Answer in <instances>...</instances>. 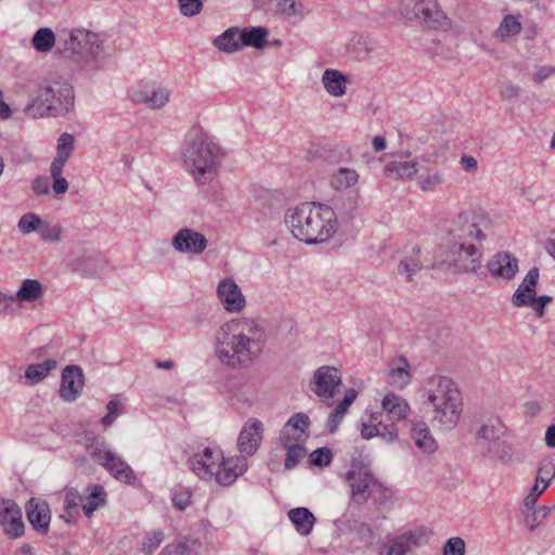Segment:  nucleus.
Segmentation results:
<instances>
[{
	"mask_svg": "<svg viewBox=\"0 0 555 555\" xmlns=\"http://www.w3.org/2000/svg\"><path fill=\"white\" fill-rule=\"evenodd\" d=\"M411 437L415 446L426 454H433L438 449V443L424 421L412 423Z\"/></svg>",
	"mask_w": 555,
	"mask_h": 555,
	"instance_id": "nucleus-27",
	"label": "nucleus"
},
{
	"mask_svg": "<svg viewBox=\"0 0 555 555\" xmlns=\"http://www.w3.org/2000/svg\"><path fill=\"white\" fill-rule=\"evenodd\" d=\"M31 190L36 195H48L50 193V178L38 176L33 180Z\"/></svg>",
	"mask_w": 555,
	"mask_h": 555,
	"instance_id": "nucleus-60",
	"label": "nucleus"
},
{
	"mask_svg": "<svg viewBox=\"0 0 555 555\" xmlns=\"http://www.w3.org/2000/svg\"><path fill=\"white\" fill-rule=\"evenodd\" d=\"M42 294V285L38 280L26 279L22 282L16 298L20 301H35L41 298Z\"/></svg>",
	"mask_w": 555,
	"mask_h": 555,
	"instance_id": "nucleus-44",
	"label": "nucleus"
},
{
	"mask_svg": "<svg viewBox=\"0 0 555 555\" xmlns=\"http://www.w3.org/2000/svg\"><path fill=\"white\" fill-rule=\"evenodd\" d=\"M263 327L253 319H233L216 333V354L233 369L250 366L266 345Z\"/></svg>",
	"mask_w": 555,
	"mask_h": 555,
	"instance_id": "nucleus-1",
	"label": "nucleus"
},
{
	"mask_svg": "<svg viewBox=\"0 0 555 555\" xmlns=\"http://www.w3.org/2000/svg\"><path fill=\"white\" fill-rule=\"evenodd\" d=\"M487 269L493 278L511 281L518 272V260L507 251H500L489 259Z\"/></svg>",
	"mask_w": 555,
	"mask_h": 555,
	"instance_id": "nucleus-22",
	"label": "nucleus"
},
{
	"mask_svg": "<svg viewBox=\"0 0 555 555\" xmlns=\"http://www.w3.org/2000/svg\"><path fill=\"white\" fill-rule=\"evenodd\" d=\"M57 366L54 359H47L40 363L29 364L25 369V383L27 385H37L42 382Z\"/></svg>",
	"mask_w": 555,
	"mask_h": 555,
	"instance_id": "nucleus-30",
	"label": "nucleus"
},
{
	"mask_svg": "<svg viewBox=\"0 0 555 555\" xmlns=\"http://www.w3.org/2000/svg\"><path fill=\"white\" fill-rule=\"evenodd\" d=\"M85 385L82 370L77 365H66L62 372L60 396L64 401L73 402L81 393Z\"/></svg>",
	"mask_w": 555,
	"mask_h": 555,
	"instance_id": "nucleus-20",
	"label": "nucleus"
},
{
	"mask_svg": "<svg viewBox=\"0 0 555 555\" xmlns=\"http://www.w3.org/2000/svg\"><path fill=\"white\" fill-rule=\"evenodd\" d=\"M465 541L460 537L447 540L442 546V555H465Z\"/></svg>",
	"mask_w": 555,
	"mask_h": 555,
	"instance_id": "nucleus-55",
	"label": "nucleus"
},
{
	"mask_svg": "<svg viewBox=\"0 0 555 555\" xmlns=\"http://www.w3.org/2000/svg\"><path fill=\"white\" fill-rule=\"evenodd\" d=\"M341 384L340 372L334 366L319 367L312 377L311 389L322 401H331Z\"/></svg>",
	"mask_w": 555,
	"mask_h": 555,
	"instance_id": "nucleus-13",
	"label": "nucleus"
},
{
	"mask_svg": "<svg viewBox=\"0 0 555 555\" xmlns=\"http://www.w3.org/2000/svg\"><path fill=\"white\" fill-rule=\"evenodd\" d=\"M482 250L474 245V242L449 243V266L456 272H477L481 267Z\"/></svg>",
	"mask_w": 555,
	"mask_h": 555,
	"instance_id": "nucleus-11",
	"label": "nucleus"
},
{
	"mask_svg": "<svg viewBox=\"0 0 555 555\" xmlns=\"http://www.w3.org/2000/svg\"><path fill=\"white\" fill-rule=\"evenodd\" d=\"M105 260L100 253H82L73 256L66 263V268L83 278H95L104 268Z\"/></svg>",
	"mask_w": 555,
	"mask_h": 555,
	"instance_id": "nucleus-19",
	"label": "nucleus"
},
{
	"mask_svg": "<svg viewBox=\"0 0 555 555\" xmlns=\"http://www.w3.org/2000/svg\"><path fill=\"white\" fill-rule=\"evenodd\" d=\"M130 98L135 103H142L152 109L164 107L170 99L167 88L156 83L140 85L130 91Z\"/></svg>",
	"mask_w": 555,
	"mask_h": 555,
	"instance_id": "nucleus-15",
	"label": "nucleus"
},
{
	"mask_svg": "<svg viewBox=\"0 0 555 555\" xmlns=\"http://www.w3.org/2000/svg\"><path fill=\"white\" fill-rule=\"evenodd\" d=\"M429 538L430 532L424 527L388 537L382 545L380 555H410L414 550L427 544Z\"/></svg>",
	"mask_w": 555,
	"mask_h": 555,
	"instance_id": "nucleus-10",
	"label": "nucleus"
},
{
	"mask_svg": "<svg viewBox=\"0 0 555 555\" xmlns=\"http://www.w3.org/2000/svg\"><path fill=\"white\" fill-rule=\"evenodd\" d=\"M425 397L431 406V423L441 430H451L459 424L463 398L456 383L443 375H433L425 384Z\"/></svg>",
	"mask_w": 555,
	"mask_h": 555,
	"instance_id": "nucleus-4",
	"label": "nucleus"
},
{
	"mask_svg": "<svg viewBox=\"0 0 555 555\" xmlns=\"http://www.w3.org/2000/svg\"><path fill=\"white\" fill-rule=\"evenodd\" d=\"M74 99L73 87L66 82L40 86L25 106L24 114L34 119L62 116L73 108Z\"/></svg>",
	"mask_w": 555,
	"mask_h": 555,
	"instance_id": "nucleus-7",
	"label": "nucleus"
},
{
	"mask_svg": "<svg viewBox=\"0 0 555 555\" xmlns=\"http://www.w3.org/2000/svg\"><path fill=\"white\" fill-rule=\"evenodd\" d=\"M171 500L175 507L183 511L191 504V493L188 490L177 491L172 494Z\"/></svg>",
	"mask_w": 555,
	"mask_h": 555,
	"instance_id": "nucleus-61",
	"label": "nucleus"
},
{
	"mask_svg": "<svg viewBox=\"0 0 555 555\" xmlns=\"http://www.w3.org/2000/svg\"><path fill=\"white\" fill-rule=\"evenodd\" d=\"M358 392L356 389L350 388L346 391L345 397L341 401L338 402L336 405V410L340 412L341 414H346L349 406L353 403V401L357 399Z\"/></svg>",
	"mask_w": 555,
	"mask_h": 555,
	"instance_id": "nucleus-63",
	"label": "nucleus"
},
{
	"mask_svg": "<svg viewBox=\"0 0 555 555\" xmlns=\"http://www.w3.org/2000/svg\"><path fill=\"white\" fill-rule=\"evenodd\" d=\"M519 87L511 81H505L500 88V95L503 100L511 101L518 98Z\"/></svg>",
	"mask_w": 555,
	"mask_h": 555,
	"instance_id": "nucleus-62",
	"label": "nucleus"
},
{
	"mask_svg": "<svg viewBox=\"0 0 555 555\" xmlns=\"http://www.w3.org/2000/svg\"><path fill=\"white\" fill-rule=\"evenodd\" d=\"M87 452L94 463L102 465L113 450L109 448L104 437L93 436L87 438Z\"/></svg>",
	"mask_w": 555,
	"mask_h": 555,
	"instance_id": "nucleus-33",
	"label": "nucleus"
},
{
	"mask_svg": "<svg viewBox=\"0 0 555 555\" xmlns=\"http://www.w3.org/2000/svg\"><path fill=\"white\" fill-rule=\"evenodd\" d=\"M551 512V507L542 505L539 507H533L532 509H524V520L526 527L533 531L535 530L548 516Z\"/></svg>",
	"mask_w": 555,
	"mask_h": 555,
	"instance_id": "nucleus-46",
	"label": "nucleus"
},
{
	"mask_svg": "<svg viewBox=\"0 0 555 555\" xmlns=\"http://www.w3.org/2000/svg\"><path fill=\"white\" fill-rule=\"evenodd\" d=\"M225 151L219 141L203 130L189 131L180 147V159L197 186L209 185L219 177Z\"/></svg>",
	"mask_w": 555,
	"mask_h": 555,
	"instance_id": "nucleus-2",
	"label": "nucleus"
},
{
	"mask_svg": "<svg viewBox=\"0 0 555 555\" xmlns=\"http://www.w3.org/2000/svg\"><path fill=\"white\" fill-rule=\"evenodd\" d=\"M222 464V451L217 448H205L189 460L190 469L202 480H212L217 468Z\"/></svg>",
	"mask_w": 555,
	"mask_h": 555,
	"instance_id": "nucleus-14",
	"label": "nucleus"
},
{
	"mask_svg": "<svg viewBox=\"0 0 555 555\" xmlns=\"http://www.w3.org/2000/svg\"><path fill=\"white\" fill-rule=\"evenodd\" d=\"M285 223L295 238L308 245L327 242L338 230L336 210L314 202L287 209Z\"/></svg>",
	"mask_w": 555,
	"mask_h": 555,
	"instance_id": "nucleus-3",
	"label": "nucleus"
},
{
	"mask_svg": "<svg viewBox=\"0 0 555 555\" xmlns=\"http://www.w3.org/2000/svg\"><path fill=\"white\" fill-rule=\"evenodd\" d=\"M88 495L86 502L82 504V509L86 516L90 517L94 511L104 506L106 503V492L101 485H89L87 487Z\"/></svg>",
	"mask_w": 555,
	"mask_h": 555,
	"instance_id": "nucleus-34",
	"label": "nucleus"
},
{
	"mask_svg": "<svg viewBox=\"0 0 555 555\" xmlns=\"http://www.w3.org/2000/svg\"><path fill=\"white\" fill-rule=\"evenodd\" d=\"M410 363L404 357L392 359L388 364V383L398 389H403L411 382Z\"/></svg>",
	"mask_w": 555,
	"mask_h": 555,
	"instance_id": "nucleus-25",
	"label": "nucleus"
},
{
	"mask_svg": "<svg viewBox=\"0 0 555 555\" xmlns=\"http://www.w3.org/2000/svg\"><path fill=\"white\" fill-rule=\"evenodd\" d=\"M175 250L182 254L201 255L208 246L206 236L193 229H180L171 240Z\"/></svg>",
	"mask_w": 555,
	"mask_h": 555,
	"instance_id": "nucleus-18",
	"label": "nucleus"
},
{
	"mask_svg": "<svg viewBox=\"0 0 555 555\" xmlns=\"http://www.w3.org/2000/svg\"><path fill=\"white\" fill-rule=\"evenodd\" d=\"M31 43L38 52H49L57 44V33L54 34L49 27H41L34 34Z\"/></svg>",
	"mask_w": 555,
	"mask_h": 555,
	"instance_id": "nucleus-41",
	"label": "nucleus"
},
{
	"mask_svg": "<svg viewBox=\"0 0 555 555\" xmlns=\"http://www.w3.org/2000/svg\"><path fill=\"white\" fill-rule=\"evenodd\" d=\"M333 460V452L327 447L318 448L310 454V461L313 465L325 467L331 464Z\"/></svg>",
	"mask_w": 555,
	"mask_h": 555,
	"instance_id": "nucleus-54",
	"label": "nucleus"
},
{
	"mask_svg": "<svg viewBox=\"0 0 555 555\" xmlns=\"http://www.w3.org/2000/svg\"><path fill=\"white\" fill-rule=\"evenodd\" d=\"M281 446L287 451L284 462L286 469H293L306 455V449L301 441H294L289 438H279Z\"/></svg>",
	"mask_w": 555,
	"mask_h": 555,
	"instance_id": "nucleus-32",
	"label": "nucleus"
},
{
	"mask_svg": "<svg viewBox=\"0 0 555 555\" xmlns=\"http://www.w3.org/2000/svg\"><path fill=\"white\" fill-rule=\"evenodd\" d=\"M268 36L269 30L266 27H246L241 30L240 40L241 44L262 49Z\"/></svg>",
	"mask_w": 555,
	"mask_h": 555,
	"instance_id": "nucleus-36",
	"label": "nucleus"
},
{
	"mask_svg": "<svg viewBox=\"0 0 555 555\" xmlns=\"http://www.w3.org/2000/svg\"><path fill=\"white\" fill-rule=\"evenodd\" d=\"M555 477V463L553 461H543L540 464V467L538 469V475L535 480L540 482L541 485H545L548 487L550 481L552 478Z\"/></svg>",
	"mask_w": 555,
	"mask_h": 555,
	"instance_id": "nucleus-56",
	"label": "nucleus"
},
{
	"mask_svg": "<svg viewBox=\"0 0 555 555\" xmlns=\"http://www.w3.org/2000/svg\"><path fill=\"white\" fill-rule=\"evenodd\" d=\"M398 12L408 21H415L435 30H449L452 21L438 0H398Z\"/></svg>",
	"mask_w": 555,
	"mask_h": 555,
	"instance_id": "nucleus-8",
	"label": "nucleus"
},
{
	"mask_svg": "<svg viewBox=\"0 0 555 555\" xmlns=\"http://www.w3.org/2000/svg\"><path fill=\"white\" fill-rule=\"evenodd\" d=\"M263 438V424L258 418H249L243 426L237 438V448L246 460L259 449Z\"/></svg>",
	"mask_w": 555,
	"mask_h": 555,
	"instance_id": "nucleus-16",
	"label": "nucleus"
},
{
	"mask_svg": "<svg viewBox=\"0 0 555 555\" xmlns=\"http://www.w3.org/2000/svg\"><path fill=\"white\" fill-rule=\"evenodd\" d=\"M539 281V269L537 267L531 268L526 276L524 278L522 282L519 284L517 289L512 296V304L515 307H525L526 301L522 297V291H532L535 289V286Z\"/></svg>",
	"mask_w": 555,
	"mask_h": 555,
	"instance_id": "nucleus-40",
	"label": "nucleus"
},
{
	"mask_svg": "<svg viewBox=\"0 0 555 555\" xmlns=\"http://www.w3.org/2000/svg\"><path fill=\"white\" fill-rule=\"evenodd\" d=\"M444 181V176L439 170L429 171L417 177V186L423 192H430L440 186Z\"/></svg>",
	"mask_w": 555,
	"mask_h": 555,
	"instance_id": "nucleus-49",
	"label": "nucleus"
},
{
	"mask_svg": "<svg viewBox=\"0 0 555 555\" xmlns=\"http://www.w3.org/2000/svg\"><path fill=\"white\" fill-rule=\"evenodd\" d=\"M288 518L301 535H308L315 522L314 515L306 507L292 508Z\"/></svg>",
	"mask_w": 555,
	"mask_h": 555,
	"instance_id": "nucleus-31",
	"label": "nucleus"
},
{
	"mask_svg": "<svg viewBox=\"0 0 555 555\" xmlns=\"http://www.w3.org/2000/svg\"><path fill=\"white\" fill-rule=\"evenodd\" d=\"M236 398L240 401L249 402V403L256 401L257 400V388H256L255 383H251V382L243 383L236 392Z\"/></svg>",
	"mask_w": 555,
	"mask_h": 555,
	"instance_id": "nucleus-57",
	"label": "nucleus"
},
{
	"mask_svg": "<svg viewBox=\"0 0 555 555\" xmlns=\"http://www.w3.org/2000/svg\"><path fill=\"white\" fill-rule=\"evenodd\" d=\"M38 234L43 242L57 243L63 236V227L56 223H50L42 219Z\"/></svg>",
	"mask_w": 555,
	"mask_h": 555,
	"instance_id": "nucleus-50",
	"label": "nucleus"
},
{
	"mask_svg": "<svg viewBox=\"0 0 555 555\" xmlns=\"http://www.w3.org/2000/svg\"><path fill=\"white\" fill-rule=\"evenodd\" d=\"M104 41L96 33L83 29H62L57 31V49L64 57L81 67L95 70L96 57L103 51Z\"/></svg>",
	"mask_w": 555,
	"mask_h": 555,
	"instance_id": "nucleus-6",
	"label": "nucleus"
},
{
	"mask_svg": "<svg viewBox=\"0 0 555 555\" xmlns=\"http://www.w3.org/2000/svg\"><path fill=\"white\" fill-rule=\"evenodd\" d=\"M104 467L114 478L126 483H133L135 481V475L132 468L127 462L116 452H112L111 455L101 465Z\"/></svg>",
	"mask_w": 555,
	"mask_h": 555,
	"instance_id": "nucleus-26",
	"label": "nucleus"
},
{
	"mask_svg": "<svg viewBox=\"0 0 555 555\" xmlns=\"http://www.w3.org/2000/svg\"><path fill=\"white\" fill-rule=\"evenodd\" d=\"M447 233L449 243L482 241L487 237L470 210L460 211L452 218L449 221Z\"/></svg>",
	"mask_w": 555,
	"mask_h": 555,
	"instance_id": "nucleus-12",
	"label": "nucleus"
},
{
	"mask_svg": "<svg viewBox=\"0 0 555 555\" xmlns=\"http://www.w3.org/2000/svg\"><path fill=\"white\" fill-rule=\"evenodd\" d=\"M64 167L50 166V175L53 180L52 191L55 195H63L68 190V182L62 176Z\"/></svg>",
	"mask_w": 555,
	"mask_h": 555,
	"instance_id": "nucleus-52",
	"label": "nucleus"
},
{
	"mask_svg": "<svg viewBox=\"0 0 555 555\" xmlns=\"http://www.w3.org/2000/svg\"><path fill=\"white\" fill-rule=\"evenodd\" d=\"M238 33L240 30L236 27L227 29L224 33L215 38V47L227 53L236 52L241 49V42L237 40Z\"/></svg>",
	"mask_w": 555,
	"mask_h": 555,
	"instance_id": "nucleus-42",
	"label": "nucleus"
},
{
	"mask_svg": "<svg viewBox=\"0 0 555 555\" xmlns=\"http://www.w3.org/2000/svg\"><path fill=\"white\" fill-rule=\"evenodd\" d=\"M520 30H521L520 21L516 16L508 14L503 17L502 22L500 23V25L495 31V35L501 40H504L506 38L518 35L520 33Z\"/></svg>",
	"mask_w": 555,
	"mask_h": 555,
	"instance_id": "nucleus-47",
	"label": "nucleus"
},
{
	"mask_svg": "<svg viewBox=\"0 0 555 555\" xmlns=\"http://www.w3.org/2000/svg\"><path fill=\"white\" fill-rule=\"evenodd\" d=\"M247 469L248 463L244 456H230L225 459L222 455L221 467L217 468L212 479L221 487H229Z\"/></svg>",
	"mask_w": 555,
	"mask_h": 555,
	"instance_id": "nucleus-21",
	"label": "nucleus"
},
{
	"mask_svg": "<svg viewBox=\"0 0 555 555\" xmlns=\"http://www.w3.org/2000/svg\"><path fill=\"white\" fill-rule=\"evenodd\" d=\"M417 172L415 162H390L385 167V175L395 179H412Z\"/></svg>",
	"mask_w": 555,
	"mask_h": 555,
	"instance_id": "nucleus-39",
	"label": "nucleus"
},
{
	"mask_svg": "<svg viewBox=\"0 0 555 555\" xmlns=\"http://www.w3.org/2000/svg\"><path fill=\"white\" fill-rule=\"evenodd\" d=\"M42 218L35 212H27L23 215L17 223V228L21 233L29 234L31 232H38Z\"/></svg>",
	"mask_w": 555,
	"mask_h": 555,
	"instance_id": "nucleus-51",
	"label": "nucleus"
},
{
	"mask_svg": "<svg viewBox=\"0 0 555 555\" xmlns=\"http://www.w3.org/2000/svg\"><path fill=\"white\" fill-rule=\"evenodd\" d=\"M348 77L337 69H325L322 76V85L326 92L333 96L339 98L346 94V82Z\"/></svg>",
	"mask_w": 555,
	"mask_h": 555,
	"instance_id": "nucleus-29",
	"label": "nucleus"
},
{
	"mask_svg": "<svg viewBox=\"0 0 555 555\" xmlns=\"http://www.w3.org/2000/svg\"><path fill=\"white\" fill-rule=\"evenodd\" d=\"M350 489V499L357 505L365 504L374 490L380 491L383 485L373 475L370 467L353 461L345 475Z\"/></svg>",
	"mask_w": 555,
	"mask_h": 555,
	"instance_id": "nucleus-9",
	"label": "nucleus"
},
{
	"mask_svg": "<svg viewBox=\"0 0 555 555\" xmlns=\"http://www.w3.org/2000/svg\"><path fill=\"white\" fill-rule=\"evenodd\" d=\"M348 51L358 59H366L373 51L371 40L364 35H354L349 43Z\"/></svg>",
	"mask_w": 555,
	"mask_h": 555,
	"instance_id": "nucleus-45",
	"label": "nucleus"
},
{
	"mask_svg": "<svg viewBox=\"0 0 555 555\" xmlns=\"http://www.w3.org/2000/svg\"><path fill=\"white\" fill-rule=\"evenodd\" d=\"M310 426L309 416L306 413L299 412L294 414L281 430L280 438H289L294 441H304L308 437V429Z\"/></svg>",
	"mask_w": 555,
	"mask_h": 555,
	"instance_id": "nucleus-28",
	"label": "nucleus"
},
{
	"mask_svg": "<svg viewBox=\"0 0 555 555\" xmlns=\"http://www.w3.org/2000/svg\"><path fill=\"white\" fill-rule=\"evenodd\" d=\"M164 538L165 533L162 530L147 533L141 543V551L146 555L152 554L160 545Z\"/></svg>",
	"mask_w": 555,
	"mask_h": 555,
	"instance_id": "nucleus-53",
	"label": "nucleus"
},
{
	"mask_svg": "<svg viewBox=\"0 0 555 555\" xmlns=\"http://www.w3.org/2000/svg\"><path fill=\"white\" fill-rule=\"evenodd\" d=\"M217 295L224 309L229 312H240L245 307V297L232 279H224L219 282Z\"/></svg>",
	"mask_w": 555,
	"mask_h": 555,
	"instance_id": "nucleus-23",
	"label": "nucleus"
},
{
	"mask_svg": "<svg viewBox=\"0 0 555 555\" xmlns=\"http://www.w3.org/2000/svg\"><path fill=\"white\" fill-rule=\"evenodd\" d=\"M421 249L418 246L413 248V254L405 256L398 264V274L405 278V281H413V275L421 271L423 263L420 260Z\"/></svg>",
	"mask_w": 555,
	"mask_h": 555,
	"instance_id": "nucleus-37",
	"label": "nucleus"
},
{
	"mask_svg": "<svg viewBox=\"0 0 555 555\" xmlns=\"http://www.w3.org/2000/svg\"><path fill=\"white\" fill-rule=\"evenodd\" d=\"M359 181L358 172L352 168L340 167L332 173L330 183L333 189L344 191L354 186Z\"/></svg>",
	"mask_w": 555,
	"mask_h": 555,
	"instance_id": "nucleus-35",
	"label": "nucleus"
},
{
	"mask_svg": "<svg viewBox=\"0 0 555 555\" xmlns=\"http://www.w3.org/2000/svg\"><path fill=\"white\" fill-rule=\"evenodd\" d=\"M301 8L302 5L296 0H279L276 3V10L288 17L297 15Z\"/></svg>",
	"mask_w": 555,
	"mask_h": 555,
	"instance_id": "nucleus-59",
	"label": "nucleus"
},
{
	"mask_svg": "<svg viewBox=\"0 0 555 555\" xmlns=\"http://www.w3.org/2000/svg\"><path fill=\"white\" fill-rule=\"evenodd\" d=\"M336 209L343 221L351 223L359 209V199L357 196H346L336 205Z\"/></svg>",
	"mask_w": 555,
	"mask_h": 555,
	"instance_id": "nucleus-48",
	"label": "nucleus"
},
{
	"mask_svg": "<svg viewBox=\"0 0 555 555\" xmlns=\"http://www.w3.org/2000/svg\"><path fill=\"white\" fill-rule=\"evenodd\" d=\"M0 525L10 539L24 534V522L20 506L12 500H0Z\"/></svg>",
	"mask_w": 555,
	"mask_h": 555,
	"instance_id": "nucleus-17",
	"label": "nucleus"
},
{
	"mask_svg": "<svg viewBox=\"0 0 555 555\" xmlns=\"http://www.w3.org/2000/svg\"><path fill=\"white\" fill-rule=\"evenodd\" d=\"M383 412L371 413L361 424V436L370 440L374 437L390 443L398 439L399 430L396 423L408 417L410 405L399 395L389 392L382 400Z\"/></svg>",
	"mask_w": 555,
	"mask_h": 555,
	"instance_id": "nucleus-5",
	"label": "nucleus"
},
{
	"mask_svg": "<svg viewBox=\"0 0 555 555\" xmlns=\"http://www.w3.org/2000/svg\"><path fill=\"white\" fill-rule=\"evenodd\" d=\"M504 433V425L498 418H490L485 422L476 431L477 440L495 441Z\"/></svg>",
	"mask_w": 555,
	"mask_h": 555,
	"instance_id": "nucleus-43",
	"label": "nucleus"
},
{
	"mask_svg": "<svg viewBox=\"0 0 555 555\" xmlns=\"http://www.w3.org/2000/svg\"><path fill=\"white\" fill-rule=\"evenodd\" d=\"M26 514L28 521L36 531L41 534L48 533L51 512L49 505L44 501L30 499L26 505Z\"/></svg>",
	"mask_w": 555,
	"mask_h": 555,
	"instance_id": "nucleus-24",
	"label": "nucleus"
},
{
	"mask_svg": "<svg viewBox=\"0 0 555 555\" xmlns=\"http://www.w3.org/2000/svg\"><path fill=\"white\" fill-rule=\"evenodd\" d=\"M75 146V138L70 133H63L60 135L56 145V156L51 163V166L64 167L70 157Z\"/></svg>",
	"mask_w": 555,
	"mask_h": 555,
	"instance_id": "nucleus-38",
	"label": "nucleus"
},
{
	"mask_svg": "<svg viewBox=\"0 0 555 555\" xmlns=\"http://www.w3.org/2000/svg\"><path fill=\"white\" fill-rule=\"evenodd\" d=\"M160 555H190V551L184 543L168 544Z\"/></svg>",
	"mask_w": 555,
	"mask_h": 555,
	"instance_id": "nucleus-64",
	"label": "nucleus"
},
{
	"mask_svg": "<svg viewBox=\"0 0 555 555\" xmlns=\"http://www.w3.org/2000/svg\"><path fill=\"white\" fill-rule=\"evenodd\" d=\"M546 483L541 485L535 480L534 485L530 489V492L524 500V507L526 509H532L535 505L538 498L546 490Z\"/></svg>",
	"mask_w": 555,
	"mask_h": 555,
	"instance_id": "nucleus-58",
	"label": "nucleus"
}]
</instances>
